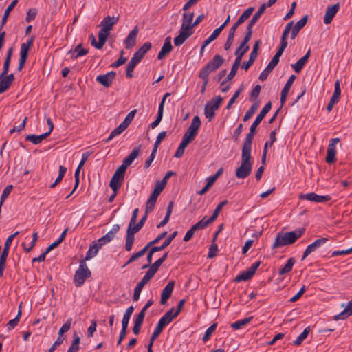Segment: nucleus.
<instances>
[{
  "label": "nucleus",
  "instance_id": "nucleus-1",
  "mask_svg": "<svg viewBox=\"0 0 352 352\" xmlns=\"http://www.w3.org/2000/svg\"><path fill=\"white\" fill-rule=\"evenodd\" d=\"M252 144L243 142L241 165L236 169L235 175L239 179H245L252 171L253 161L251 156Z\"/></svg>",
  "mask_w": 352,
  "mask_h": 352
},
{
  "label": "nucleus",
  "instance_id": "nucleus-2",
  "mask_svg": "<svg viewBox=\"0 0 352 352\" xmlns=\"http://www.w3.org/2000/svg\"><path fill=\"white\" fill-rule=\"evenodd\" d=\"M305 228H299L294 231L278 232L272 245V249L292 245L294 243L304 234Z\"/></svg>",
  "mask_w": 352,
  "mask_h": 352
},
{
  "label": "nucleus",
  "instance_id": "nucleus-3",
  "mask_svg": "<svg viewBox=\"0 0 352 352\" xmlns=\"http://www.w3.org/2000/svg\"><path fill=\"white\" fill-rule=\"evenodd\" d=\"M250 41H248L245 38H243V41L239 46V47L236 49L234 54L236 56V59L232 65V67L231 68V70L228 75L226 77V80H231L234 76L236 75L237 70L239 69V67L240 66L242 58L243 55L249 50V45H248V43Z\"/></svg>",
  "mask_w": 352,
  "mask_h": 352
},
{
  "label": "nucleus",
  "instance_id": "nucleus-4",
  "mask_svg": "<svg viewBox=\"0 0 352 352\" xmlns=\"http://www.w3.org/2000/svg\"><path fill=\"white\" fill-rule=\"evenodd\" d=\"M272 108V103L271 102H268L264 107L262 109L259 114L256 118L254 122L252 124L250 132L246 135L244 142L246 143L252 144V140L254 139V136L256 132V129L258 126V125L261 123V122L263 120V119L265 118V115L270 111Z\"/></svg>",
  "mask_w": 352,
  "mask_h": 352
},
{
  "label": "nucleus",
  "instance_id": "nucleus-5",
  "mask_svg": "<svg viewBox=\"0 0 352 352\" xmlns=\"http://www.w3.org/2000/svg\"><path fill=\"white\" fill-rule=\"evenodd\" d=\"M91 271L87 267L85 260L80 261L78 269L76 271L74 275V283L76 287H80L83 285L85 280L91 276Z\"/></svg>",
  "mask_w": 352,
  "mask_h": 352
},
{
  "label": "nucleus",
  "instance_id": "nucleus-6",
  "mask_svg": "<svg viewBox=\"0 0 352 352\" xmlns=\"http://www.w3.org/2000/svg\"><path fill=\"white\" fill-rule=\"evenodd\" d=\"M223 98L220 96L212 98L205 106L204 115L208 121H211L214 116L215 111L219 108Z\"/></svg>",
  "mask_w": 352,
  "mask_h": 352
},
{
  "label": "nucleus",
  "instance_id": "nucleus-7",
  "mask_svg": "<svg viewBox=\"0 0 352 352\" xmlns=\"http://www.w3.org/2000/svg\"><path fill=\"white\" fill-rule=\"evenodd\" d=\"M223 58L219 54L215 55L211 60H210L206 65L201 69L200 74H202L204 77L208 76L209 74L217 69L223 63Z\"/></svg>",
  "mask_w": 352,
  "mask_h": 352
},
{
  "label": "nucleus",
  "instance_id": "nucleus-8",
  "mask_svg": "<svg viewBox=\"0 0 352 352\" xmlns=\"http://www.w3.org/2000/svg\"><path fill=\"white\" fill-rule=\"evenodd\" d=\"M143 226L139 223L135 225L129 224L127 230H126V243H125V250L128 252L131 251L133 247V244L135 240L134 234L137 233Z\"/></svg>",
  "mask_w": 352,
  "mask_h": 352
},
{
  "label": "nucleus",
  "instance_id": "nucleus-9",
  "mask_svg": "<svg viewBox=\"0 0 352 352\" xmlns=\"http://www.w3.org/2000/svg\"><path fill=\"white\" fill-rule=\"evenodd\" d=\"M143 226L139 223L135 225L129 224L127 230H126V243H125V250L128 252L131 251L133 247V244L135 240L134 234L137 233Z\"/></svg>",
  "mask_w": 352,
  "mask_h": 352
},
{
  "label": "nucleus",
  "instance_id": "nucleus-10",
  "mask_svg": "<svg viewBox=\"0 0 352 352\" xmlns=\"http://www.w3.org/2000/svg\"><path fill=\"white\" fill-rule=\"evenodd\" d=\"M143 226L139 223L135 225L129 224L127 230H126V243H125V250L128 252L131 251L133 247V244L135 240L134 234L137 233Z\"/></svg>",
  "mask_w": 352,
  "mask_h": 352
},
{
  "label": "nucleus",
  "instance_id": "nucleus-11",
  "mask_svg": "<svg viewBox=\"0 0 352 352\" xmlns=\"http://www.w3.org/2000/svg\"><path fill=\"white\" fill-rule=\"evenodd\" d=\"M200 125L201 120L199 117L197 116H195L192 120L190 126L188 127L182 138L190 142H192L197 134Z\"/></svg>",
  "mask_w": 352,
  "mask_h": 352
},
{
  "label": "nucleus",
  "instance_id": "nucleus-12",
  "mask_svg": "<svg viewBox=\"0 0 352 352\" xmlns=\"http://www.w3.org/2000/svg\"><path fill=\"white\" fill-rule=\"evenodd\" d=\"M265 9H266V4L263 3L260 6L258 10L253 15L252 18L251 19V20L250 21V22L247 26L246 34L243 38H245L248 41H250L251 39L252 34V28L256 24V23L258 21V20L259 19L261 16L265 11Z\"/></svg>",
  "mask_w": 352,
  "mask_h": 352
},
{
  "label": "nucleus",
  "instance_id": "nucleus-13",
  "mask_svg": "<svg viewBox=\"0 0 352 352\" xmlns=\"http://www.w3.org/2000/svg\"><path fill=\"white\" fill-rule=\"evenodd\" d=\"M261 265V261H256L253 263L250 267L245 272H241L235 278L236 282L246 281L250 280L255 274L256 270Z\"/></svg>",
  "mask_w": 352,
  "mask_h": 352
},
{
  "label": "nucleus",
  "instance_id": "nucleus-14",
  "mask_svg": "<svg viewBox=\"0 0 352 352\" xmlns=\"http://www.w3.org/2000/svg\"><path fill=\"white\" fill-rule=\"evenodd\" d=\"M300 199H305L315 203H323L331 199L330 195H318L314 192L307 194H300L299 195Z\"/></svg>",
  "mask_w": 352,
  "mask_h": 352
},
{
  "label": "nucleus",
  "instance_id": "nucleus-15",
  "mask_svg": "<svg viewBox=\"0 0 352 352\" xmlns=\"http://www.w3.org/2000/svg\"><path fill=\"white\" fill-rule=\"evenodd\" d=\"M340 142V139L333 138L330 140V142L328 145L327 148V157H326V162L328 164H331L335 162L336 160V144Z\"/></svg>",
  "mask_w": 352,
  "mask_h": 352
},
{
  "label": "nucleus",
  "instance_id": "nucleus-16",
  "mask_svg": "<svg viewBox=\"0 0 352 352\" xmlns=\"http://www.w3.org/2000/svg\"><path fill=\"white\" fill-rule=\"evenodd\" d=\"M328 241H329L328 238L322 237V238L316 239L312 243L309 245L303 252L302 260H304L307 256H309L312 252H315L318 248H319L320 247L323 245Z\"/></svg>",
  "mask_w": 352,
  "mask_h": 352
},
{
  "label": "nucleus",
  "instance_id": "nucleus-17",
  "mask_svg": "<svg viewBox=\"0 0 352 352\" xmlns=\"http://www.w3.org/2000/svg\"><path fill=\"white\" fill-rule=\"evenodd\" d=\"M116 75V72L111 71L105 74L98 76L96 80L104 87H109L111 85L113 80L115 79Z\"/></svg>",
  "mask_w": 352,
  "mask_h": 352
},
{
  "label": "nucleus",
  "instance_id": "nucleus-18",
  "mask_svg": "<svg viewBox=\"0 0 352 352\" xmlns=\"http://www.w3.org/2000/svg\"><path fill=\"white\" fill-rule=\"evenodd\" d=\"M14 80L13 74L3 75L0 74V94L7 91Z\"/></svg>",
  "mask_w": 352,
  "mask_h": 352
},
{
  "label": "nucleus",
  "instance_id": "nucleus-19",
  "mask_svg": "<svg viewBox=\"0 0 352 352\" xmlns=\"http://www.w3.org/2000/svg\"><path fill=\"white\" fill-rule=\"evenodd\" d=\"M118 21V16H107L103 19L101 21L100 26L101 29L103 30V32H110L113 25L116 24Z\"/></svg>",
  "mask_w": 352,
  "mask_h": 352
},
{
  "label": "nucleus",
  "instance_id": "nucleus-20",
  "mask_svg": "<svg viewBox=\"0 0 352 352\" xmlns=\"http://www.w3.org/2000/svg\"><path fill=\"white\" fill-rule=\"evenodd\" d=\"M119 230L120 226L118 224L113 225L112 229L108 233H107L106 235L99 239L98 241L101 244L102 246H103L104 245L111 241L115 238Z\"/></svg>",
  "mask_w": 352,
  "mask_h": 352
},
{
  "label": "nucleus",
  "instance_id": "nucleus-21",
  "mask_svg": "<svg viewBox=\"0 0 352 352\" xmlns=\"http://www.w3.org/2000/svg\"><path fill=\"white\" fill-rule=\"evenodd\" d=\"M152 47V44L150 42H146L143 44L142 47H140L133 54L131 58L133 60L136 61L137 63H140L143 58L145 54L151 50Z\"/></svg>",
  "mask_w": 352,
  "mask_h": 352
},
{
  "label": "nucleus",
  "instance_id": "nucleus-22",
  "mask_svg": "<svg viewBox=\"0 0 352 352\" xmlns=\"http://www.w3.org/2000/svg\"><path fill=\"white\" fill-rule=\"evenodd\" d=\"M175 282L173 280H170L168 283V284L163 289L161 294V300L160 303L162 305H165L167 300L170 297L173 289H174Z\"/></svg>",
  "mask_w": 352,
  "mask_h": 352
},
{
  "label": "nucleus",
  "instance_id": "nucleus-23",
  "mask_svg": "<svg viewBox=\"0 0 352 352\" xmlns=\"http://www.w3.org/2000/svg\"><path fill=\"white\" fill-rule=\"evenodd\" d=\"M339 9V3L334 4L331 6H328L324 14V23L325 24H329L332 21L336 13L338 12Z\"/></svg>",
  "mask_w": 352,
  "mask_h": 352
},
{
  "label": "nucleus",
  "instance_id": "nucleus-24",
  "mask_svg": "<svg viewBox=\"0 0 352 352\" xmlns=\"http://www.w3.org/2000/svg\"><path fill=\"white\" fill-rule=\"evenodd\" d=\"M138 34V27L135 26L128 34L124 40V44L126 49H130L135 45L136 38Z\"/></svg>",
  "mask_w": 352,
  "mask_h": 352
},
{
  "label": "nucleus",
  "instance_id": "nucleus-25",
  "mask_svg": "<svg viewBox=\"0 0 352 352\" xmlns=\"http://www.w3.org/2000/svg\"><path fill=\"white\" fill-rule=\"evenodd\" d=\"M311 50L309 49L307 53L300 58L295 64L292 65V67L296 73H299L305 64L307 63L309 58L310 57Z\"/></svg>",
  "mask_w": 352,
  "mask_h": 352
},
{
  "label": "nucleus",
  "instance_id": "nucleus-26",
  "mask_svg": "<svg viewBox=\"0 0 352 352\" xmlns=\"http://www.w3.org/2000/svg\"><path fill=\"white\" fill-rule=\"evenodd\" d=\"M173 49V46L171 45V38L170 36L166 38L165 42L157 55V58L159 60H162L164 58L165 56L168 54Z\"/></svg>",
  "mask_w": 352,
  "mask_h": 352
},
{
  "label": "nucleus",
  "instance_id": "nucleus-27",
  "mask_svg": "<svg viewBox=\"0 0 352 352\" xmlns=\"http://www.w3.org/2000/svg\"><path fill=\"white\" fill-rule=\"evenodd\" d=\"M102 246L101 244L97 241L93 242V243L89 246V248L86 254L85 258L84 260L89 261L93 257H94L98 252L99 250Z\"/></svg>",
  "mask_w": 352,
  "mask_h": 352
},
{
  "label": "nucleus",
  "instance_id": "nucleus-28",
  "mask_svg": "<svg viewBox=\"0 0 352 352\" xmlns=\"http://www.w3.org/2000/svg\"><path fill=\"white\" fill-rule=\"evenodd\" d=\"M308 16L305 15L300 20H299L294 27L292 28L291 38L294 39L299 31L306 25L307 22Z\"/></svg>",
  "mask_w": 352,
  "mask_h": 352
},
{
  "label": "nucleus",
  "instance_id": "nucleus-29",
  "mask_svg": "<svg viewBox=\"0 0 352 352\" xmlns=\"http://www.w3.org/2000/svg\"><path fill=\"white\" fill-rule=\"evenodd\" d=\"M352 315V301H350L345 309L339 314L334 316L335 320H344Z\"/></svg>",
  "mask_w": 352,
  "mask_h": 352
},
{
  "label": "nucleus",
  "instance_id": "nucleus-30",
  "mask_svg": "<svg viewBox=\"0 0 352 352\" xmlns=\"http://www.w3.org/2000/svg\"><path fill=\"white\" fill-rule=\"evenodd\" d=\"M49 136V133H45L40 135H28L25 137V140L32 142L34 144H40L43 140L47 138Z\"/></svg>",
  "mask_w": 352,
  "mask_h": 352
},
{
  "label": "nucleus",
  "instance_id": "nucleus-31",
  "mask_svg": "<svg viewBox=\"0 0 352 352\" xmlns=\"http://www.w3.org/2000/svg\"><path fill=\"white\" fill-rule=\"evenodd\" d=\"M140 146L134 148L133 151L131 152V153L124 159L122 163L126 164L127 166H129L135 160V159L138 157L140 153Z\"/></svg>",
  "mask_w": 352,
  "mask_h": 352
},
{
  "label": "nucleus",
  "instance_id": "nucleus-32",
  "mask_svg": "<svg viewBox=\"0 0 352 352\" xmlns=\"http://www.w3.org/2000/svg\"><path fill=\"white\" fill-rule=\"evenodd\" d=\"M169 324L165 319L160 318L154 331L153 332V338H157L162 332L163 329Z\"/></svg>",
  "mask_w": 352,
  "mask_h": 352
},
{
  "label": "nucleus",
  "instance_id": "nucleus-33",
  "mask_svg": "<svg viewBox=\"0 0 352 352\" xmlns=\"http://www.w3.org/2000/svg\"><path fill=\"white\" fill-rule=\"evenodd\" d=\"M214 221V220H211V217L207 219V217H204L201 221L192 226L193 230L197 231L198 230L204 229Z\"/></svg>",
  "mask_w": 352,
  "mask_h": 352
},
{
  "label": "nucleus",
  "instance_id": "nucleus-34",
  "mask_svg": "<svg viewBox=\"0 0 352 352\" xmlns=\"http://www.w3.org/2000/svg\"><path fill=\"white\" fill-rule=\"evenodd\" d=\"M17 3H18V0L12 1V3L6 9L3 16V18H2L0 30H1L2 28L3 27V25L6 24V23L8 20V18L10 15V12L14 9V8L16 6Z\"/></svg>",
  "mask_w": 352,
  "mask_h": 352
},
{
  "label": "nucleus",
  "instance_id": "nucleus-35",
  "mask_svg": "<svg viewBox=\"0 0 352 352\" xmlns=\"http://www.w3.org/2000/svg\"><path fill=\"white\" fill-rule=\"evenodd\" d=\"M126 128L127 126L125 125V123L122 122L121 124H120V125L118 127H116L114 130L111 131L110 135L106 140V142H109L116 136L121 134Z\"/></svg>",
  "mask_w": 352,
  "mask_h": 352
},
{
  "label": "nucleus",
  "instance_id": "nucleus-36",
  "mask_svg": "<svg viewBox=\"0 0 352 352\" xmlns=\"http://www.w3.org/2000/svg\"><path fill=\"white\" fill-rule=\"evenodd\" d=\"M148 250V248L147 247H146V245L139 252L133 254L130 258L128 260V261L122 266V267H126L127 265L133 263V261H135V260H137L138 258L142 257V256H144L145 254V253L146 252V251Z\"/></svg>",
  "mask_w": 352,
  "mask_h": 352
},
{
  "label": "nucleus",
  "instance_id": "nucleus-37",
  "mask_svg": "<svg viewBox=\"0 0 352 352\" xmlns=\"http://www.w3.org/2000/svg\"><path fill=\"white\" fill-rule=\"evenodd\" d=\"M259 107V101H256L250 108V109L245 113L243 120L244 122L248 121L250 120L252 116L255 113V112L257 111L258 108Z\"/></svg>",
  "mask_w": 352,
  "mask_h": 352
},
{
  "label": "nucleus",
  "instance_id": "nucleus-38",
  "mask_svg": "<svg viewBox=\"0 0 352 352\" xmlns=\"http://www.w3.org/2000/svg\"><path fill=\"white\" fill-rule=\"evenodd\" d=\"M294 263L295 259L294 258H289L287 263L284 265V267L279 270V274L283 275L291 272Z\"/></svg>",
  "mask_w": 352,
  "mask_h": 352
},
{
  "label": "nucleus",
  "instance_id": "nucleus-39",
  "mask_svg": "<svg viewBox=\"0 0 352 352\" xmlns=\"http://www.w3.org/2000/svg\"><path fill=\"white\" fill-rule=\"evenodd\" d=\"M109 34V32H103V30L100 29L98 33V42L97 43V49H101L106 43L107 38Z\"/></svg>",
  "mask_w": 352,
  "mask_h": 352
},
{
  "label": "nucleus",
  "instance_id": "nucleus-40",
  "mask_svg": "<svg viewBox=\"0 0 352 352\" xmlns=\"http://www.w3.org/2000/svg\"><path fill=\"white\" fill-rule=\"evenodd\" d=\"M146 282H144V280L142 279L135 286L134 289V293H133V300L137 301L140 298V293L144 287V285L146 284Z\"/></svg>",
  "mask_w": 352,
  "mask_h": 352
},
{
  "label": "nucleus",
  "instance_id": "nucleus-41",
  "mask_svg": "<svg viewBox=\"0 0 352 352\" xmlns=\"http://www.w3.org/2000/svg\"><path fill=\"white\" fill-rule=\"evenodd\" d=\"M177 231L173 232L172 234H170L163 242V243L160 246H155L157 248H159V251H162L164 250L166 247H168L173 240L176 237L177 235Z\"/></svg>",
  "mask_w": 352,
  "mask_h": 352
},
{
  "label": "nucleus",
  "instance_id": "nucleus-42",
  "mask_svg": "<svg viewBox=\"0 0 352 352\" xmlns=\"http://www.w3.org/2000/svg\"><path fill=\"white\" fill-rule=\"evenodd\" d=\"M254 10V8L253 7L248 8L239 16L236 23L239 25L242 24L252 15Z\"/></svg>",
  "mask_w": 352,
  "mask_h": 352
},
{
  "label": "nucleus",
  "instance_id": "nucleus-43",
  "mask_svg": "<svg viewBox=\"0 0 352 352\" xmlns=\"http://www.w3.org/2000/svg\"><path fill=\"white\" fill-rule=\"evenodd\" d=\"M340 95H341V89H340V81L338 80H336V82L335 83L334 92H333L332 96L331 97L330 100L335 103H338L339 101Z\"/></svg>",
  "mask_w": 352,
  "mask_h": 352
},
{
  "label": "nucleus",
  "instance_id": "nucleus-44",
  "mask_svg": "<svg viewBox=\"0 0 352 352\" xmlns=\"http://www.w3.org/2000/svg\"><path fill=\"white\" fill-rule=\"evenodd\" d=\"M252 318H253V317L250 316V317L245 318L242 320H237L235 322L231 324V327L236 330L239 329L242 327L248 324L252 320Z\"/></svg>",
  "mask_w": 352,
  "mask_h": 352
},
{
  "label": "nucleus",
  "instance_id": "nucleus-45",
  "mask_svg": "<svg viewBox=\"0 0 352 352\" xmlns=\"http://www.w3.org/2000/svg\"><path fill=\"white\" fill-rule=\"evenodd\" d=\"M309 332H310V327H306L304 329V331H302V333H301L298 336L296 340H295L294 341V344L296 345V346H299L300 344H301L302 342L307 338V336H308Z\"/></svg>",
  "mask_w": 352,
  "mask_h": 352
},
{
  "label": "nucleus",
  "instance_id": "nucleus-46",
  "mask_svg": "<svg viewBox=\"0 0 352 352\" xmlns=\"http://www.w3.org/2000/svg\"><path fill=\"white\" fill-rule=\"evenodd\" d=\"M164 188V187L163 186L160 184V183L156 182L154 190H153L149 197L157 201L158 196L162 192Z\"/></svg>",
  "mask_w": 352,
  "mask_h": 352
},
{
  "label": "nucleus",
  "instance_id": "nucleus-47",
  "mask_svg": "<svg viewBox=\"0 0 352 352\" xmlns=\"http://www.w3.org/2000/svg\"><path fill=\"white\" fill-rule=\"evenodd\" d=\"M138 64L136 61L131 58L129 63H128L126 66V77L131 78L133 76V72L134 68L136 67V65Z\"/></svg>",
  "mask_w": 352,
  "mask_h": 352
},
{
  "label": "nucleus",
  "instance_id": "nucleus-48",
  "mask_svg": "<svg viewBox=\"0 0 352 352\" xmlns=\"http://www.w3.org/2000/svg\"><path fill=\"white\" fill-rule=\"evenodd\" d=\"M21 305H19V311H18V314H17V316L12 320H10L8 323L7 324V326H8V329L9 330H11L13 328H14L19 320H20V318L21 316Z\"/></svg>",
  "mask_w": 352,
  "mask_h": 352
},
{
  "label": "nucleus",
  "instance_id": "nucleus-49",
  "mask_svg": "<svg viewBox=\"0 0 352 352\" xmlns=\"http://www.w3.org/2000/svg\"><path fill=\"white\" fill-rule=\"evenodd\" d=\"M122 182L123 181L116 179V177H112L109 183V186L113 192H118Z\"/></svg>",
  "mask_w": 352,
  "mask_h": 352
},
{
  "label": "nucleus",
  "instance_id": "nucleus-50",
  "mask_svg": "<svg viewBox=\"0 0 352 352\" xmlns=\"http://www.w3.org/2000/svg\"><path fill=\"white\" fill-rule=\"evenodd\" d=\"M80 341V337L74 334V339L67 352H77L79 349Z\"/></svg>",
  "mask_w": 352,
  "mask_h": 352
},
{
  "label": "nucleus",
  "instance_id": "nucleus-51",
  "mask_svg": "<svg viewBox=\"0 0 352 352\" xmlns=\"http://www.w3.org/2000/svg\"><path fill=\"white\" fill-rule=\"evenodd\" d=\"M189 36L188 35H186L184 33L179 32L178 36H177L174 38V44L175 46H180L182 45L188 38Z\"/></svg>",
  "mask_w": 352,
  "mask_h": 352
},
{
  "label": "nucleus",
  "instance_id": "nucleus-52",
  "mask_svg": "<svg viewBox=\"0 0 352 352\" xmlns=\"http://www.w3.org/2000/svg\"><path fill=\"white\" fill-rule=\"evenodd\" d=\"M293 23H294L293 21H291L286 25V26L283 30L280 41L284 42V43H287V36H288L289 32H292Z\"/></svg>",
  "mask_w": 352,
  "mask_h": 352
},
{
  "label": "nucleus",
  "instance_id": "nucleus-53",
  "mask_svg": "<svg viewBox=\"0 0 352 352\" xmlns=\"http://www.w3.org/2000/svg\"><path fill=\"white\" fill-rule=\"evenodd\" d=\"M194 26L192 25L182 23L179 32L188 35L189 37L193 34L192 28Z\"/></svg>",
  "mask_w": 352,
  "mask_h": 352
},
{
  "label": "nucleus",
  "instance_id": "nucleus-54",
  "mask_svg": "<svg viewBox=\"0 0 352 352\" xmlns=\"http://www.w3.org/2000/svg\"><path fill=\"white\" fill-rule=\"evenodd\" d=\"M228 204V201L227 200H224L223 201H221L217 207L216 208L214 209V212H213V214L210 217H211V220H214L215 221L217 219V218L218 217L219 213L221 212L223 207L224 206H226V204Z\"/></svg>",
  "mask_w": 352,
  "mask_h": 352
},
{
  "label": "nucleus",
  "instance_id": "nucleus-55",
  "mask_svg": "<svg viewBox=\"0 0 352 352\" xmlns=\"http://www.w3.org/2000/svg\"><path fill=\"white\" fill-rule=\"evenodd\" d=\"M82 167H80L78 166L77 168L76 169L75 173H74V178H75V186L73 189V190L71 192V193L66 197L67 199L69 198L76 190V189L78 188L79 183H80V172Z\"/></svg>",
  "mask_w": 352,
  "mask_h": 352
},
{
  "label": "nucleus",
  "instance_id": "nucleus-56",
  "mask_svg": "<svg viewBox=\"0 0 352 352\" xmlns=\"http://www.w3.org/2000/svg\"><path fill=\"white\" fill-rule=\"evenodd\" d=\"M216 328H217V324L214 323V324H212L211 326H210L206 329L205 334L202 338V340L204 342H206V341H208L210 339L212 333L215 331Z\"/></svg>",
  "mask_w": 352,
  "mask_h": 352
},
{
  "label": "nucleus",
  "instance_id": "nucleus-57",
  "mask_svg": "<svg viewBox=\"0 0 352 352\" xmlns=\"http://www.w3.org/2000/svg\"><path fill=\"white\" fill-rule=\"evenodd\" d=\"M221 32L222 31L219 28L215 29L211 35L204 41L205 45H209L212 41L215 40L219 36Z\"/></svg>",
  "mask_w": 352,
  "mask_h": 352
},
{
  "label": "nucleus",
  "instance_id": "nucleus-58",
  "mask_svg": "<svg viewBox=\"0 0 352 352\" xmlns=\"http://www.w3.org/2000/svg\"><path fill=\"white\" fill-rule=\"evenodd\" d=\"M194 18V13L184 12L182 15V23L192 25V20Z\"/></svg>",
  "mask_w": 352,
  "mask_h": 352
},
{
  "label": "nucleus",
  "instance_id": "nucleus-59",
  "mask_svg": "<svg viewBox=\"0 0 352 352\" xmlns=\"http://www.w3.org/2000/svg\"><path fill=\"white\" fill-rule=\"evenodd\" d=\"M157 272V271L153 269V267L150 266L148 270L146 272L145 275L143 276L142 279L144 280V282L145 281L148 283L153 277V276Z\"/></svg>",
  "mask_w": 352,
  "mask_h": 352
},
{
  "label": "nucleus",
  "instance_id": "nucleus-60",
  "mask_svg": "<svg viewBox=\"0 0 352 352\" xmlns=\"http://www.w3.org/2000/svg\"><path fill=\"white\" fill-rule=\"evenodd\" d=\"M72 319L70 318H69L66 322L60 327L58 331V336L63 337V334L65 332H67L70 327L72 324Z\"/></svg>",
  "mask_w": 352,
  "mask_h": 352
},
{
  "label": "nucleus",
  "instance_id": "nucleus-61",
  "mask_svg": "<svg viewBox=\"0 0 352 352\" xmlns=\"http://www.w3.org/2000/svg\"><path fill=\"white\" fill-rule=\"evenodd\" d=\"M167 235V232L164 231L162 232L160 234H159L155 239L150 241L146 247L148 249L150 247L153 246L155 244H157L159 243L162 239H163Z\"/></svg>",
  "mask_w": 352,
  "mask_h": 352
},
{
  "label": "nucleus",
  "instance_id": "nucleus-62",
  "mask_svg": "<svg viewBox=\"0 0 352 352\" xmlns=\"http://www.w3.org/2000/svg\"><path fill=\"white\" fill-rule=\"evenodd\" d=\"M37 14V10L36 8L29 9L27 12V15L25 17V21L28 23H30L32 20H34Z\"/></svg>",
  "mask_w": 352,
  "mask_h": 352
},
{
  "label": "nucleus",
  "instance_id": "nucleus-63",
  "mask_svg": "<svg viewBox=\"0 0 352 352\" xmlns=\"http://www.w3.org/2000/svg\"><path fill=\"white\" fill-rule=\"evenodd\" d=\"M12 188H13L12 185H8L3 189L1 196V201H2V204H3V202L5 201V200L8 198V197L10 194Z\"/></svg>",
  "mask_w": 352,
  "mask_h": 352
},
{
  "label": "nucleus",
  "instance_id": "nucleus-64",
  "mask_svg": "<svg viewBox=\"0 0 352 352\" xmlns=\"http://www.w3.org/2000/svg\"><path fill=\"white\" fill-rule=\"evenodd\" d=\"M223 168H219L217 173L207 178V182L209 183V185H212L216 182L219 177L223 173Z\"/></svg>",
  "mask_w": 352,
  "mask_h": 352
}]
</instances>
